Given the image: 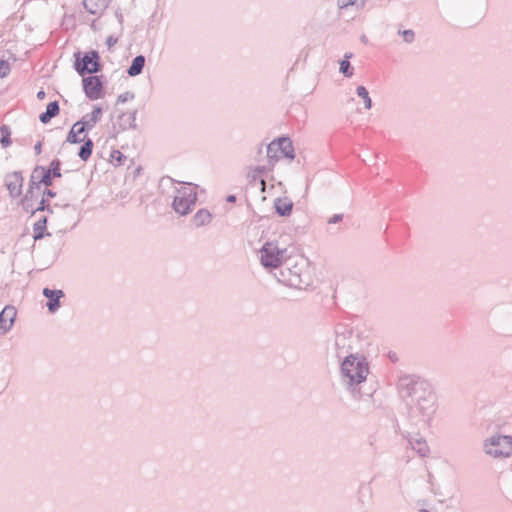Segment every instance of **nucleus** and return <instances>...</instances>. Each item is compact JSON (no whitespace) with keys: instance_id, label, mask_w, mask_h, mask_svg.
<instances>
[{"instance_id":"obj_28","label":"nucleus","mask_w":512,"mask_h":512,"mask_svg":"<svg viewBox=\"0 0 512 512\" xmlns=\"http://www.w3.org/2000/svg\"><path fill=\"white\" fill-rule=\"evenodd\" d=\"M364 3V0H337V6L340 10H345L349 7H356V9H360L364 6Z\"/></svg>"},{"instance_id":"obj_16","label":"nucleus","mask_w":512,"mask_h":512,"mask_svg":"<svg viewBox=\"0 0 512 512\" xmlns=\"http://www.w3.org/2000/svg\"><path fill=\"white\" fill-rule=\"evenodd\" d=\"M409 444L421 457H426L429 454V447L425 439L419 435L409 438Z\"/></svg>"},{"instance_id":"obj_25","label":"nucleus","mask_w":512,"mask_h":512,"mask_svg":"<svg viewBox=\"0 0 512 512\" xmlns=\"http://www.w3.org/2000/svg\"><path fill=\"white\" fill-rule=\"evenodd\" d=\"M44 171L47 172L48 178L53 182V178L61 177V161L59 159L52 160L48 167H44Z\"/></svg>"},{"instance_id":"obj_37","label":"nucleus","mask_w":512,"mask_h":512,"mask_svg":"<svg viewBox=\"0 0 512 512\" xmlns=\"http://www.w3.org/2000/svg\"><path fill=\"white\" fill-rule=\"evenodd\" d=\"M134 97H135L134 93L129 92V91L124 92V93H122V94H120V95L118 96V98H117V103H118V104H120V103H121V104H122V103H125V102H127V101H129V100L134 99Z\"/></svg>"},{"instance_id":"obj_23","label":"nucleus","mask_w":512,"mask_h":512,"mask_svg":"<svg viewBox=\"0 0 512 512\" xmlns=\"http://www.w3.org/2000/svg\"><path fill=\"white\" fill-rule=\"evenodd\" d=\"M84 132H86L84 126L81 124L77 126V122H76L70 129V131L67 135L66 141L69 143H72V144L81 143L84 140V138H80L79 135Z\"/></svg>"},{"instance_id":"obj_1","label":"nucleus","mask_w":512,"mask_h":512,"mask_svg":"<svg viewBox=\"0 0 512 512\" xmlns=\"http://www.w3.org/2000/svg\"><path fill=\"white\" fill-rule=\"evenodd\" d=\"M398 391L406 402L410 422L419 427H428L437 410V398L429 383L414 375L402 376Z\"/></svg>"},{"instance_id":"obj_3","label":"nucleus","mask_w":512,"mask_h":512,"mask_svg":"<svg viewBox=\"0 0 512 512\" xmlns=\"http://www.w3.org/2000/svg\"><path fill=\"white\" fill-rule=\"evenodd\" d=\"M278 282L295 289H305L310 285L308 262L306 259H286L274 273Z\"/></svg>"},{"instance_id":"obj_36","label":"nucleus","mask_w":512,"mask_h":512,"mask_svg":"<svg viewBox=\"0 0 512 512\" xmlns=\"http://www.w3.org/2000/svg\"><path fill=\"white\" fill-rule=\"evenodd\" d=\"M10 72V65L6 60H0V77L7 76Z\"/></svg>"},{"instance_id":"obj_14","label":"nucleus","mask_w":512,"mask_h":512,"mask_svg":"<svg viewBox=\"0 0 512 512\" xmlns=\"http://www.w3.org/2000/svg\"><path fill=\"white\" fill-rule=\"evenodd\" d=\"M276 144L277 150L280 152V156L288 159H294V148L292 141L288 137H279L277 140L272 141Z\"/></svg>"},{"instance_id":"obj_31","label":"nucleus","mask_w":512,"mask_h":512,"mask_svg":"<svg viewBox=\"0 0 512 512\" xmlns=\"http://www.w3.org/2000/svg\"><path fill=\"white\" fill-rule=\"evenodd\" d=\"M266 152H267L268 162L271 166H273L275 161H277L281 157L280 152L277 150L276 144H274L273 142H271L267 146Z\"/></svg>"},{"instance_id":"obj_22","label":"nucleus","mask_w":512,"mask_h":512,"mask_svg":"<svg viewBox=\"0 0 512 512\" xmlns=\"http://www.w3.org/2000/svg\"><path fill=\"white\" fill-rule=\"evenodd\" d=\"M276 213L280 216H289L292 212L293 203L288 199L278 198L274 203Z\"/></svg>"},{"instance_id":"obj_33","label":"nucleus","mask_w":512,"mask_h":512,"mask_svg":"<svg viewBox=\"0 0 512 512\" xmlns=\"http://www.w3.org/2000/svg\"><path fill=\"white\" fill-rule=\"evenodd\" d=\"M37 211H47L49 214H53L54 210L53 208L47 203V199L42 197L41 201L39 202L38 207L35 209H32V214H34Z\"/></svg>"},{"instance_id":"obj_6","label":"nucleus","mask_w":512,"mask_h":512,"mask_svg":"<svg viewBox=\"0 0 512 512\" xmlns=\"http://www.w3.org/2000/svg\"><path fill=\"white\" fill-rule=\"evenodd\" d=\"M286 254V248H279L273 242H266L259 251V258L263 267L278 271L287 258Z\"/></svg>"},{"instance_id":"obj_38","label":"nucleus","mask_w":512,"mask_h":512,"mask_svg":"<svg viewBox=\"0 0 512 512\" xmlns=\"http://www.w3.org/2000/svg\"><path fill=\"white\" fill-rule=\"evenodd\" d=\"M344 215L343 214H334L333 216H331L328 220H327V223L329 225L331 224H336V223H339L340 221H342Z\"/></svg>"},{"instance_id":"obj_46","label":"nucleus","mask_w":512,"mask_h":512,"mask_svg":"<svg viewBox=\"0 0 512 512\" xmlns=\"http://www.w3.org/2000/svg\"><path fill=\"white\" fill-rule=\"evenodd\" d=\"M62 209L65 211L75 212V208L73 206H70L69 204H66L65 206H63Z\"/></svg>"},{"instance_id":"obj_43","label":"nucleus","mask_w":512,"mask_h":512,"mask_svg":"<svg viewBox=\"0 0 512 512\" xmlns=\"http://www.w3.org/2000/svg\"><path fill=\"white\" fill-rule=\"evenodd\" d=\"M115 155H117L116 159H117V161H119V162H121V161H122V159H124V158H125V156H124L120 151H114V152L112 153V157H115Z\"/></svg>"},{"instance_id":"obj_41","label":"nucleus","mask_w":512,"mask_h":512,"mask_svg":"<svg viewBox=\"0 0 512 512\" xmlns=\"http://www.w3.org/2000/svg\"><path fill=\"white\" fill-rule=\"evenodd\" d=\"M367 491L368 495L371 494V489L368 486L361 485L359 494H360V501L363 502L362 497L364 496V491Z\"/></svg>"},{"instance_id":"obj_47","label":"nucleus","mask_w":512,"mask_h":512,"mask_svg":"<svg viewBox=\"0 0 512 512\" xmlns=\"http://www.w3.org/2000/svg\"><path fill=\"white\" fill-rule=\"evenodd\" d=\"M46 96L45 92L43 90H40L38 93H37V98L42 100L44 99Z\"/></svg>"},{"instance_id":"obj_24","label":"nucleus","mask_w":512,"mask_h":512,"mask_svg":"<svg viewBox=\"0 0 512 512\" xmlns=\"http://www.w3.org/2000/svg\"><path fill=\"white\" fill-rule=\"evenodd\" d=\"M82 142L83 144L79 148L78 156L81 160L87 161L92 154L94 144L90 138H84Z\"/></svg>"},{"instance_id":"obj_49","label":"nucleus","mask_w":512,"mask_h":512,"mask_svg":"<svg viewBox=\"0 0 512 512\" xmlns=\"http://www.w3.org/2000/svg\"><path fill=\"white\" fill-rule=\"evenodd\" d=\"M76 225V222L72 224V226L70 227V229L74 228Z\"/></svg>"},{"instance_id":"obj_32","label":"nucleus","mask_w":512,"mask_h":512,"mask_svg":"<svg viewBox=\"0 0 512 512\" xmlns=\"http://www.w3.org/2000/svg\"><path fill=\"white\" fill-rule=\"evenodd\" d=\"M398 34L402 36L403 41L411 44L415 40V32L412 29L398 30Z\"/></svg>"},{"instance_id":"obj_4","label":"nucleus","mask_w":512,"mask_h":512,"mask_svg":"<svg viewBox=\"0 0 512 512\" xmlns=\"http://www.w3.org/2000/svg\"><path fill=\"white\" fill-rule=\"evenodd\" d=\"M197 201L196 186L191 183L176 188V194L172 202L173 210L181 216L188 215Z\"/></svg>"},{"instance_id":"obj_20","label":"nucleus","mask_w":512,"mask_h":512,"mask_svg":"<svg viewBox=\"0 0 512 512\" xmlns=\"http://www.w3.org/2000/svg\"><path fill=\"white\" fill-rule=\"evenodd\" d=\"M145 56L140 54L133 58L131 65L127 69V74L130 77L138 76L142 73L143 68L145 66Z\"/></svg>"},{"instance_id":"obj_27","label":"nucleus","mask_w":512,"mask_h":512,"mask_svg":"<svg viewBox=\"0 0 512 512\" xmlns=\"http://www.w3.org/2000/svg\"><path fill=\"white\" fill-rule=\"evenodd\" d=\"M0 144L3 148H7L11 145V130L7 125L0 126Z\"/></svg>"},{"instance_id":"obj_44","label":"nucleus","mask_w":512,"mask_h":512,"mask_svg":"<svg viewBox=\"0 0 512 512\" xmlns=\"http://www.w3.org/2000/svg\"><path fill=\"white\" fill-rule=\"evenodd\" d=\"M34 151H35V153L37 155L41 153V151H42V143L40 141L35 144Z\"/></svg>"},{"instance_id":"obj_40","label":"nucleus","mask_w":512,"mask_h":512,"mask_svg":"<svg viewBox=\"0 0 512 512\" xmlns=\"http://www.w3.org/2000/svg\"><path fill=\"white\" fill-rule=\"evenodd\" d=\"M55 196H56V192H54L51 189H48V187H46V189L42 193V197H44V198H53Z\"/></svg>"},{"instance_id":"obj_15","label":"nucleus","mask_w":512,"mask_h":512,"mask_svg":"<svg viewBox=\"0 0 512 512\" xmlns=\"http://www.w3.org/2000/svg\"><path fill=\"white\" fill-rule=\"evenodd\" d=\"M102 115V108L95 106L90 114H86L80 121H77L78 125H83L86 131L91 130L95 124L100 120Z\"/></svg>"},{"instance_id":"obj_30","label":"nucleus","mask_w":512,"mask_h":512,"mask_svg":"<svg viewBox=\"0 0 512 512\" xmlns=\"http://www.w3.org/2000/svg\"><path fill=\"white\" fill-rule=\"evenodd\" d=\"M121 121H123V128H134L136 126V110L128 113H123L120 116Z\"/></svg>"},{"instance_id":"obj_42","label":"nucleus","mask_w":512,"mask_h":512,"mask_svg":"<svg viewBox=\"0 0 512 512\" xmlns=\"http://www.w3.org/2000/svg\"><path fill=\"white\" fill-rule=\"evenodd\" d=\"M115 17L117 18L119 24L122 26V24H123V15H122V12H121L120 9H117L115 11Z\"/></svg>"},{"instance_id":"obj_17","label":"nucleus","mask_w":512,"mask_h":512,"mask_svg":"<svg viewBox=\"0 0 512 512\" xmlns=\"http://www.w3.org/2000/svg\"><path fill=\"white\" fill-rule=\"evenodd\" d=\"M109 4V0H84L83 5L90 14H99L104 11Z\"/></svg>"},{"instance_id":"obj_35","label":"nucleus","mask_w":512,"mask_h":512,"mask_svg":"<svg viewBox=\"0 0 512 512\" xmlns=\"http://www.w3.org/2000/svg\"><path fill=\"white\" fill-rule=\"evenodd\" d=\"M268 168L266 166H256L251 173H249V177L252 180H256L260 175L264 174Z\"/></svg>"},{"instance_id":"obj_26","label":"nucleus","mask_w":512,"mask_h":512,"mask_svg":"<svg viewBox=\"0 0 512 512\" xmlns=\"http://www.w3.org/2000/svg\"><path fill=\"white\" fill-rule=\"evenodd\" d=\"M352 57V53H346L344 58L340 61L339 71L347 78L353 75V67L350 64L349 59Z\"/></svg>"},{"instance_id":"obj_34","label":"nucleus","mask_w":512,"mask_h":512,"mask_svg":"<svg viewBox=\"0 0 512 512\" xmlns=\"http://www.w3.org/2000/svg\"><path fill=\"white\" fill-rule=\"evenodd\" d=\"M34 197V194L31 195V194H28V190L26 191V194L24 195L23 199H22V205H23V208L26 212H29L31 211L32 212V209H35L33 207V205L31 204V201Z\"/></svg>"},{"instance_id":"obj_7","label":"nucleus","mask_w":512,"mask_h":512,"mask_svg":"<svg viewBox=\"0 0 512 512\" xmlns=\"http://www.w3.org/2000/svg\"><path fill=\"white\" fill-rule=\"evenodd\" d=\"M80 55V52L75 54L74 63V68L79 75L93 74L101 70L100 56L96 50L84 53L83 57Z\"/></svg>"},{"instance_id":"obj_13","label":"nucleus","mask_w":512,"mask_h":512,"mask_svg":"<svg viewBox=\"0 0 512 512\" xmlns=\"http://www.w3.org/2000/svg\"><path fill=\"white\" fill-rule=\"evenodd\" d=\"M17 311L14 306L7 305L0 312V334L7 333L14 324Z\"/></svg>"},{"instance_id":"obj_18","label":"nucleus","mask_w":512,"mask_h":512,"mask_svg":"<svg viewBox=\"0 0 512 512\" xmlns=\"http://www.w3.org/2000/svg\"><path fill=\"white\" fill-rule=\"evenodd\" d=\"M60 112V107L58 101H52L48 103L46 110L39 115V120L43 124H47L50 120L57 116Z\"/></svg>"},{"instance_id":"obj_9","label":"nucleus","mask_w":512,"mask_h":512,"mask_svg":"<svg viewBox=\"0 0 512 512\" xmlns=\"http://www.w3.org/2000/svg\"><path fill=\"white\" fill-rule=\"evenodd\" d=\"M83 90L90 100H97L102 97L103 83L99 76H88L82 79Z\"/></svg>"},{"instance_id":"obj_8","label":"nucleus","mask_w":512,"mask_h":512,"mask_svg":"<svg viewBox=\"0 0 512 512\" xmlns=\"http://www.w3.org/2000/svg\"><path fill=\"white\" fill-rule=\"evenodd\" d=\"M352 336L353 331L352 328L345 324H337L335 326V339L333 344V349L335 352V356L338 359L344 358L346 355H349V351L352 346Z\"/></svg>"},{"instance_id":"obj_5","label":"nucleus","mask_w":512,"mask_h":512,"mask_svg":"<svg viewBox=\"0 0 512 512\" xmlns=\"http://www.w3.org/2000/svg\"><path fill=\"white\" fill-rule=\"evenodd\" d=\"M486 455L493 458H508L512 455V436L495 434L483 442Z\"/></svg>"},{"instance_id":"obj_12","label":"nucleus","mask_w":512,"mask_h":512,"mask_svg":"<svg viewBox=\"0 0 512 512\" xmlns=\"http://www.w3.org/2000/svg\"><path fill=\"white\" fill-rule=\"evenodd\" d=\"M42 293L48 299L46 304L48 311L50 313H55L61 306L60 300L65 296L64 292L59 289H50L45 287Z\"/></svg>"},{"instance_id":"obj_11","label":"nucleus","mask_w":512,"mask_h":512,"mask_svg":"<svg viewBox=\"0 0 512 512\" xmlns=\"http://www.w3.org/2000/svg\"><path fill=\"white\" fill-rule=\"evenodd\" d=\"M4 182L11 198H17L22 195L24 178L20 171L8 173L5 176Z\"/></svg>"},{"instance_id":"obj_39","label":"nucleus","mask_w":512,"mask_h":512,"mask_svg":"<svg viewBox=\"0 0 512 512\" xmlns=\"http://www.w3.org/2000/svg\"><path fill=\"white\" fill-rule=\"evenodd\" d=\"M117 42H118V37H115L113 35H110L106 40V44L109 49H111Z\"/></svg>"},{"instance_id":"obj_45","label":"nucleus","mask_w":512,"mask_h":512,"mask_svg":"<svg viewBox=\"0 0 512 512\" xmlns=\"http://www.w3.org/2000/svg\"><path fill=\"white\" fill-rule=\"evenodd\" d=\"M226 201L229 202V203H234L236 201V196L235 195H228L227 198H226Z\"/></svg>"},{"instance_id":"obj_2","label":"nucleus","mask_w":512,"mask_h":512,"mask_svg":"<svg viewBox=\"0 0 512 512\" xmlns=\"http://www.w3.org/2000/svg\"><path fill=\"white\" fill-rule=\"evenodd\" d=\"M340 374L342 383L351 391L353 398L360 399L363 395L360 385L365 382L369 374L366 358L358 354L349 353L341 362Z\"/></svg>"},{"instance_id":"obj_19","label":"nucleus","mask_w":512,"mask_h":512,"mask_svg":"<svg viewBox=\"0 0 512 512\" xmlns=\"http://www.w3.org/2000/svg\"><path fill=\"white\" fill-rule=\"evenodd\" d=\"M212 218H213L212 213L209 210L203 208V209L198 210L195 213L192 221L196 228H200V227L210 224V222L212 221Z\"/></svg>"},{"instance_id":"obj_10","label":"nucleus","mask_w":512,"mask_h":512,"mask_svg":"<svg viewBox=\"0 0 512 512\" xmlns=\"http://www.w3.org/2000/svg\"><path fill=\"white\" fill-rule=\"evenodd\" d=\"M43 184L45 187L52 185V181L48 178L47 172L44 171V166H36L30 176L28 194L33 195L34 190L40 189V185Z\"/></svg>"},{"instance_id":"obj_29","label":"nucleus","mask_w":512,"mask_h":512,"mask_svg":"<svg viewBox=\"0 0 512 512\" xmlns=\"http://www.w3.org/2000/svg\"><path fill=\"white\" fill-rule=\"evenodd\" d=\"M356 94L358 97L363 99L364 107L369 110L372 108V100L369 96V92L366 87L360 85L356 88Z\"/></svg>"},{"instance_id":"obj_21","label":"nucleus","mask_w":512,"mask_h":512,"mask_svg":"<svg viewBox=\"0 0 512 512\" xmlns=\"http://www.w3.org/2000/svg\"><path fill=\"white\" fill-rule=\"evenodd\" d=\"M47 217H41L33 226V239L34 241L40 240L45 236H50V233L46 231Z\"/></svg>"},{"instance_id":"obj_48","label":"nucleus","mask_w":512,"mask_h":512,"mask_svg":"<svg viewBox=\"0 0 512 512\" xmlns=\"http://www.w3.org/2000/svg\"><path fill=\"white\" fill-rule=\"evenodd\" d=\"M361 40H362L363 42H366V41H367L366 36H364V35H363V36L361 37Z\"/></svg>"}]
</instances>
